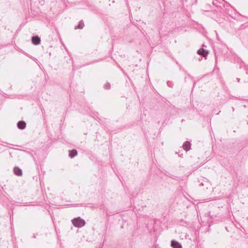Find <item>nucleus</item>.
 <instances>
[{
  "label": "nucleus",
  "mask_w": 248,
  "mask_h": 248,
  "mask_svg": "<svg viewBox=\"0 0 248 248\" xmlns=\"http://www.w3.org/2000/svg\"><path fill=\"white\" fill-rule=\"evenodd\" d=\"M73 225L77 227H81L83 226L85 223L84 220L81 219L80 217H78L72 220Z\"/></svg>",
  "instance_id": "nucleus-1"
},
{
  "label": "nucleus",
  "mask_w": 248,
  "mask_h": 248,
  "mask_svg": "<svg viewBox=\"0 0 248 248\" xmlns=\"http://www.w3.org/2000/svg\"><path fill=\"white\" fill-rule=\"evenodd\" d=\"M40 39L38 36H33L32 38V42L34 45H37L40 43Z\"/></svg>",
  "instance_id": "nucleus-2"
},
{
  "label": "nucleus",
  "mask_w": 248,
  "mask_h": 248,
  "mask_svg": "<svg viewBox=\"0 0 248 248\" xmlns=\"http://www.w3.org/2000/svg\"><path fill=\"white\" fill-rule=\"evenodd\" d=\"M171 245L173 248H182L180 243L174 240L171 241Z\"/></svg>",
  "instance_id": "nucleus-3"
},
{
  "label": "nucleus",
  "mask_w": 248,
  "mask_h": 248,
  "mask_svg": "<svg viewBox=\"0 0 248 248\" xmlns=\"http://www.w3.org/2000/svg\"><path fill=\"white\" fill-rule=\"evenodd\" d=\"M198 53L199 55H202V56L205 57V56H206L208 54V53L206 50H204V49L201 48V49H200L198 51Z\"/></svg>",
  "instance_id": "nucleus-4"
},
{
  "label": "nucleus",
  "mask_w": 248,
  "mask_h": 248,
  "mask_svg": "<svg viewBox=\"0 0 248 248\" xmlns=\"http://www.w3.org/2000/svg\"><path fill=\"white\" fill-rule=\"evenodd\" d=\"M183 148L186 151H188L190 149V143L189 142H185L183 144Z\"/></svg>",
  "instance_id": "nucleus-5"
},
{
  "label": "nucleus",
  "mask_w": 248,
  "mask_h": 248,
  "mask_svg": "<svg viewBox=\"0 0 248 248\" xmlns=\"http://www.w3.org/2000/svg\"><path fill=\"white\" fill-rule=\"evenodd\" d=\"M26 123L23 121H20L17 124V126L19 129H23L26 127Z\"/></svg>",
  "instance_id": "nucleus-6"
},
{
  "label": "nucleus",
  "mask_w": 248,
  "mask_h": 248,
  "mask_svg": "<svg viewBox=\"0 0 248 248\" xmlns=\"http://www.w3.org/2000/svg\"><path fill=\"white\" fill-rule=\"evenodd\" d=\"M14 172L17 176H20L22 174V170L18 167L14 168Z\"/></svg>",
  "instance_id": "nucleus-7"
},
{
  "label": "nucleus",
  "mask_w": 248,
  "mask_h": 248,
  "mask_svg": "<svg viewBox=\"0 0 248 248\" xmlns=\"http://www.w3.org/2000/svg\"><path fill=\"white\" fill-rule=\"evenodd\" d=\"M77 154V151L76 150H73L70 151L69 156L72 158L76 155Z\"/></svg>",
  "instance_id": "nucleus-8"
}]
</instances>
